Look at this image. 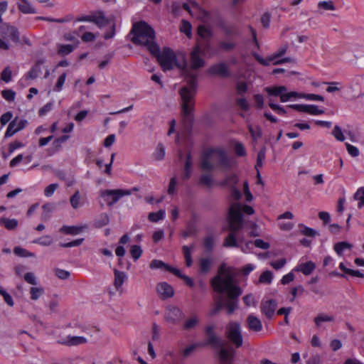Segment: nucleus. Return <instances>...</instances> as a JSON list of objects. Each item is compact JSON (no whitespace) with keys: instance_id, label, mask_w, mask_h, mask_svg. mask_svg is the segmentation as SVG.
<instances>
[{"instance_id":"f257e3e1","label":"nucleus","mask_w":364,"mask_h":364,"mask_svg":"<svg viewBox=\"0 0 364 364\" xmlns=\"http://www.w3.org/2000/svg\"><path fill=\"white\" fill-rule=\"evenodd\" d=\"M160 63L164 71L171 70L175 67L181 70L187 85L181 88L179 94L182 100V112L187 118L191 119L193 105V97L196 93V75L192 73L188 68L186 55L183 53L176 54L172 49L164 48L160 53L157 46V52L151 53Z\"/></svg>"},{"instance_id":"f03ea898","label":"nucleus","mask_w":364,"mask_h":364,"mask_svg":"<svg viewBox=\"0 0 364 364\" xmlns=\"http://www.w3.org/2000/svg\"><path fill=\"white\" fill-rule=\"evenodd\" d=\"M214 290L220 294L226 293L228 300L225 304L228 313L232 314L237 309L238 297L242 294V289L235 284L232 276L227 274L223 277L218 275L211 280Z\"/></svg>"},{"instance_id":"7ed1b4c3","label":"nucleus","mask_w":364,"mask_h":364,"mask_svg":"<svg viewBox=\"0 0 364 364\" xmlns=\"http://www.w3.org/2000/svg\"><path fill=\"white\" fill-rule=\"evenodd\" d=\"M238 204H232L228 213V223L230 232L225 238L223 246L225 247H239L237 242H243L242 237L238 235V232L243 228L242 215L240 213Z\"/></svg>"},{"instance_id":"20e7f679","label":"nucleus","mask_w":364,"mask_h":364,"mask_svg":"<svg viewBox=\"0 0 364 364\" xmlns=\"http://www.w3.org/2000/svg\"><path fill=\"white\" fill-rule=\"evenodd\" d=\"M130 34L133 35L132 42L135 45L146 46L150 53L157 52V43L155 42V31L146 22L134 23Z\"/></svg>"},{"instance_id":"39448f33","label":"nucleus","mask_w":364,"mask_h":364,"mask_svg":"<svg viewBox=\"0 0 364 364\" xmlns=\"http://www.w3.org/2000/svg\"><path fill=\"white\" fill-rule=\"evenodd\" d=\"M218 166L225 168L232 167V163L226 153L220 149H208L205 150L200 158V169L209 172L213 171Z\"/></svg>"},{"instance_id":"423d86ee","label":"nucleus","mask_w":364,"mask_h":364,"mask_svg":"<svg viewBox=\"0 0 364 364\" xmlns=\"http://www.w3.org/2000/svg\"><path fill=\"white\" fill-rule=\"evenodd\" d=\"M225 334L227 338L234 343L237 348L242 345V336L240 323L230 321L226 326Z\"/></svg>"},{"instance_id":"0eeeda50","label":"nucleus","mask_w":364,"mask_h":364,"mask_svg":"<svg viewBox=\"0 0 364 364\" xmlns=\"http://www.w3.org/2000/svg\"><path fill=\"white\" fill-rule=\"evenodd\" d=\"M100 194L107 205L112 206L118 202L122 197L131 195L132 191H124L123 189L105 190L101 191Z\"/></svg>"},{"instance_id":"6e6552de","label":"nucleus","mask_w":364,"mask_h":364,"mask_svg":"<svg viewBox=\"0 0 364 364\" xmlns=\"http://www.w3.org/2000/svg\"><path fill=\"white\" fill-rule=\"evenodd\" d=\"M200 47L198 45L196 46L190 54L191 65L188 66L192 73L196 75V79L198 78V74L195 70L204 67L205 64L204 59L200 56Z\"/></svg>"},{"instance_id":"1a4fd4ad","label":"nucleus","mask_w":364,"mask_h":364,"mask_svg":"<svg viewBox=\"0 0 364 364\" xmlns=\"http://www.w3.org/2000/svg\"><path fill=\"white\" fill-rule=\"evenodd\" d=\"M289 48L288 44H284L281 46L273 55L267 57L266 59L262 58L258 53H253L252 55L255 59L261 65L264 66L269 65L270 63L276 60L277 58L283 56Z\"/></svg>"},{"instance_id":"9d476101","label":"nucleus","mask_w":364,"mask_h":364,"mask_svg":"<svg viewBox=\"0 0 364 364\" xmlns=\"http://www.w3.org/2000/svg\"><path fill=\"white\" fill-rule=\"evenodd\" d=\"M214 348L218 350L221 364H232L235 355V350L232 347L225 348V343L223 341L220 343V347H215Z\"/></svg>"},{"instance_id":"9b49d317","label":"nucleus","mask_w":364,"mask_h":364,"mask_svg":"<svg viewBox=\"0 0 364 364\" xmlns=\"http://www.w3.org/2000/svg\"><path fill=\"white\" fill-rule=\"evenodd\" d=\"M183 317V311L177 306H169L166 308L165 318L171 323H178Z\"/></svg>"},{"instance_id":"f8f14e48","label":"nucleus","mask_w":364,"mask_h":364,"mask_svg":"<svg viewBox=\"0 0 364 364\" xmlns=\"http://www.w3.org/2000/svg\"><path fill=\"white\" fill-rule=\"evenodd\" d=\"M207 340L205 345H210L213 348L220 347V343L223 341L216 336L215 333V326L213 324L208 325L205 328Z\"/></svg>"},{"instance_id":"ddd939ff","label":"nucleus","mask_w":364,"mask_h":364,"mask_svg":"<svg viewBox=\"0 0 364 364\" xmlns=\"http://www.w3.org/2000/svg\"><path fill=\"white\" fill-rule=\"evenodd\" d=\"M0 33L4 38H9L14 42L19 41V32L15 26L4 23L0 26Z\"/></svg>"},{"instance_id":"4468645a","label":"nucleus","mask_w":364,"mask_h":364,"mask_svg":"<svg viewBox=\"0 0 364 364\" xmlns=\"http://www.w3.org/2000/svg\"><path fill=\"white\" fill-rule=\"evenodd\" d=\"M208 73L212 75L223 77H228L230 75L229 68L225 62H220L212 65L209 68Z\"/></svg>"},{"instance_id":"2eb2a0df","label":"nucleus","mask_w":364,"mask_h":364,"mask_svg":"<svg viewBox=\"0 0 364 364\" xmlns=\"http://www.w3.org/2000/svg\"><path fill=\"white\" fill-rule=\"evenodd\" d=\"M26 120L15 118L9 123L5 134V137L12 136L15 133L23 129L26 127Z\"/></svg>"},{"instance_id":"dca6fc26","label":"nucleus","mask_w":364,"mask_h":364,"mask_svg":"<svg viewBox=\"0 0 364 364\" xmlns=\"http://www.w3.org/2000/svg\"><path fill=\"white\" fill-rule=\"evenodd\" d=\"M277 303L276 300L271 299L261 304V311L268 319H271L277 309Z\"/></svg>"},{"instance_id":"f3484780","label":"nucleus","mask_w":364,"mask_h":364,"mask_svg":"<svg viewBox=\"0 0 364 364\" xmlns=\"http://www.w3.org/2000/svg\"><path fill=\"white\" fill-rule=\"evenodd\" d=\"M156 291L163 299L171 298L173 296V287L166 282H161L156 286Z\"/></svg>"},{"instance_id":"a211bd4d","label":"nucleus","mask_w":364,"mask_h":364,"mask_svg":"<svg viewBox=\"0 0 364 364\" xmlns=\"http://www.w3.org/2000/svg\"><path fill=\"white\" fill-rule=\"evenodd\" d=\"M86 342L87 339L85 337L75 336H68L67 338L59 341V343L68 346H78Z\"/></svg>"},{"instance_id":"6ab92c4d","label":"nucleus","mask_w":364,"mask_h":364,"mask_svg":"<svg viewBox=\"0 0 364 364\" xmlns=\"http://www.w3.org/2000/svg\"><path fill=\"white\" fill-rule=\"evenodd\" d=\"M44 63L43 59L36 60L34 65L30 69L26 75V80H34L41 73V65Z\"/></svg>"},{"instance_id":"aec40b11","label":"nucleus","mask_w":364,"mask_h":364,"mask_svg":"<svg viewBox=\"0 0 364 364\" xmlns=\"http://www.w3.org/2000/svg\"><path fill=\"white\" fill-rule=\"evenodd\" d=\"M213 264V259L209 257H204L199 259L198 267L201 274H206L211 269Z\"/></svg>"},{"instance_id":"412c9836","label":"nucleus","mask_w":364,"mask_h":364,"mask_svg":"<svg viewBox=\"0 0 364 364\" xmlns=\"http://www.w3.org/2000/svg\"><path fill=\"white\" fill-rule=\"evenodd\" d=\"M247 323L249 330L255 332H259L262 329V324L261 321L252 314H250L247 318Z\"/></svg>"},{"instance_id":"4be33fe9","label":"nucleus","mask_w":364,"mask_h":364,"mask_svg":"<svg viewBox=\"0 0 364 364\" xmlns=\"http://www.w3.org/2000/svg\"><path fill=\"white\" fill-rule=\"evenodd\" d=\"M316 269V264L311 261L301 263L298 265L294 270L296 272H301L304 275H309Z\"/></svg>"},{"instance_id":"5701e85b","label":"nucleus","mask_w":364,"mask_h":364,"mask_svg":"<svg viewBox=\"0 0 364 364\" xmlns=\"http://www.w3.org/2000/svg\"><path fill=\"white\" fill-rule=\"evenodd\" d=\"M87 228V225H82V226H68L63 225L60 228V231L70 235H76L80 232H82L85 229Z\"/></svg>"},{"instance_id":"b1692460","label":"nucleus","mask_w":364,"mask_h":364,"mask_svg":"<svg viewBox=\"0 0 364 364\" xmlns=\"http://www.w3.org/2000/svg\"><path fill=\"white\" fill-rule=\"evenodd\" d=\"M18 10L23 14H36L37 11L32 4L27 0H21L17 4Z\"/></svg>"},{"instance_id":"393cba45","label":"nucleus","mask_w":364,"mask_h":364,"mask_svg":"<svg viewBox=\"0 0 364 364\" xmlns=\"http://www.w3.org/2000/svg\"><path fill=\"white\" fill-rule=\"evenodd\" d=\"M198 183L200 186L210 188L214 183L213 175L210 173L201 174L198 180Z\"/></svg>"},{"instance_id":"a878e982","label":"nucleus","mask_w":364,"mask_h":364,"mask_svg":"<svg viewBox=\"0 0 364 364\" xmlns=\"http://www.w3.org/2000/svg\"><path fill=\"white\" fill-rule=\"evenodd\" d=\"M114 285L117 290H119L124 281L127 279V274L124 272L119 271L117 269H114Z\"/></svg>"},{"instance_id":"bb28decb","label":"nucleus","mask_w":364,"mask_h":364,"mask_svg":"<svg viewBox=\"0 0 364 364\" xmlns=\"http://www.w3.org/2000/svg\"><path fill=\"white\" fill-rule=\"evenodd\" d=\"M199 318L196 314H193L183 324V328L190 331L195 328L199 323Z\"/></svg>"},{"instance_id":"cd10ccee","label":"nucleus","mask_w":364,"mask_h":364,"mask_svg":"<svg viewBox=\"0 0 364 364\" xmlns=\"http://www.w3.org/2000/svg\"><path fill=\"white\" fill-rule=\"evenodd\" d=\"M318 11L322 14V11H335L336 6L332 0L321 1L317 4Z\"/></svg>"},{"instance_id":"c85d7f7f","label":"nucleus","mask_w":364,"mask_h":364,"mask_svg":"<svg viewBox=\"0 0 364 364\" xmlns=\"http://www.w3.org/2000/svg\"><path fill=\"white\" fill-rule=\"evenodd\" d=\"M193 249H194L193 245H191V246L183 245L182 247V252H183V256L185 258L186 265L188 267L193 264L191 252Z\"/></svg>"},{"instance_id":"c756f323","label":"nucleus","mask_w":364,"mask_h":364,"mask_svg":"<svg viewBox=\"0 0 364 364\" xmlns=\"http://www.w3.org/2000/svg\"><path fill=\"white\" fill-rule=\"evenodd\" d=\"M353 245L348 242H338L334 245L333 249L339 256H342L346 250H350Z\"/></svg>"},{"instance_id":"7c9ffc66","label":"nucleus","mask_w":364,"mask_h":364,"mask_svg":"<svg viewBox=\"0 0 364 364\" xmlns=\"http://www.w3.org/2000/svg\"><path fill=\"white\" fill-rule=\"evenodd\" d=\"M238 181L239 179L236 174H230L225 177V178L220 183V185L228 186L230 188H235V185L238 183Z\"/></svg>"},{"instance_id":"2f4dec72","label":"nucleus","mask_w":364,"mask_h":364,"mask_svg":"<svg viewBox=\"0 0 364 364\" xmlns=\"http://www.w3.org/2000/svg\"><path fill=\"white\" fill-rule=\"evenodd\" d=\"M266 92L269 95L279 96L280 97L281 95L284 92H287V89L285 86H275V87H267L265 88Z\"/></svg>"},{"instance_id":"473e14b6","label":"nucleus","mask_w":364,"mask_h":364,"mask_svg":"<svg viewBox=\"0 0 364 364\" xmlns=\"http://www.w3.org/2000/svg\"><path fill=\"white\" fill-rule=\"evenodd\" d=\"M334 320L335 318L332 315L320 314L314 318V323L317 326H320L322 322H331Z\"/></svg>"},{"instance_id":"72a5a7b5","label":"nucleus","mask_w":364,"mask_h":364,"mask_svg":"<svg viewBox=\"0 0 364 364\" xmlns=\"http://www.w3.org/2000/svg\"><path fill=\"white\" fill-rule=\"evenodd\" d=\"M109 222V216L107 213L100 214L98 219L95 220L94 222V225L97 228H101L106 225H107Z\"/></svg>"},{"instance_id":"f704fd0d","label":"nucleus","mask_w":364,"mask_h":364,"mask_svg":"<svg viewBox=\"0 0 364 364\" xmlns=\"http://www.w3.org/2000/svg\"><path fill=\"white\" fill-rule=\"evenodd\" d=\"M248 130L254 141H257L262 137V129L259 126L253 127L251 124L248 125Z\"/></svg>"},{"instance_id":"c9c22d12","label":"nucleus","mask_w":364,"mask_h":364,"mask_svg":"<svg viewBox=\"0 0 364 364\" xmlns=\"http://www.w3.org/2000/svg\"><path fill=\"white\" fill-rule=\"evenodd\" d=\"M0 222L4 225V227L9 230H14L18 226V220L16 219H9L6 218H1Z\"/></svg>"},{"instance_id":"e433bc0d","label":"nucleus","mask_w":364,"mask_h":364,"mask_svg":"<svg viewBox=\"0 0 364 364\" xmlns=\"http://www.w3.org/2000/svg\"><path fill=\"white\" fill-rule=\"evenodd\" d=\"M219 48L223 51H231L236 47V43L232 41H223L218 44Z\"/></svg>"},{"instance_id":"4c0bfd02","label":"nucleus","mask_w":364,"mask_h":364,"mask_svg":"<svg viewBox=\"0 0 364 364\" xmlns=\"http://www.w3.org/2000/svg\"><path fill=\"white\" fill-rule=\"evenodd\" d=\"M165 216V210H160L158 212L150 213L148 215V219L153 223H156L160 220L164 219Z\"/></svg>"},{"instance_id":"58836bf2","label":"nucleus","mask_w":364,"mask_h":364,"mask_svg":"<svg viewBox=\"0 0 364 364\" xmlns=\"http://www.w3.org/2000/svg\"><path fill=\"white\" fill-rule=\"evenodd\" d=\"M165 156V148L162 144H159L155 151L153 154V157L156 161H161Z\"/></svg>"},{"instance_id":"ea45409f","label":"nucleus","mask_w":364,"mask_h":364,"mask_svg":"<svg viewBox=\"0 0 364 364\" xmlns=\"http://www.w3.org/2000/svg\"><path fill=\"white\" fill-rule=\"evenodd\" d=\"M45 292V290L43 287H31L30 289L31 299L32 300L38 299Z\"/></svg>"},{"instance_id":"a19ab883","label":"nucleus","mask_w":364,"mask_h":364,"mask_svg":"<svg viewBox=\"0 0 364 364\" xmlns=\"http://www.w3.org/2000/svg\"><path fill=\"white\" fill-rule=\"evenodd\" d=\"M92 23H95L98 27L102 28L108 23L102 12H100L99 15H95Z\"/></svg>"},{"instance_id":"79ce46f5","label":"nucleus","mask_w":364,"mask_h":364,"mask_svg":"<svg viewBox=\"0 0 364 364\" xmlns=\"http://www.w3.org/2000/svg\"><path fill=\"white\" fill-rule=\"evenodd\" d=\"M300 227L301 228V233L305 236L314 237L317 235H319V233L311 228H309L304 225H300Z\"/></svg>"},{"instance_id":"37998d69","label":"nucleus","mask_w":364,"mask_h":364,"mask_svg":"<svg viewBox=\"0 0 364 364\" xmlns=\"http://www.w3.org/2000/svg\"><path fill=\"white\" fill-rule=\"evenodd\" d=\"M266 155V148L264 146L262 147L259 151L257 154V163L255 165V168L257 171H259V168H261L262 166V161L265 159Z\"/></svg>"},{"instance_id":"c03bdc74","label":"nucleus","mask_w":364,"mask_h":364,"mask_svg":"<svg viewBox=\"0 0 364 364\" xmlns=\"http://www.w3.org/2000/svg\"><path fill=\"white\" fill-rule=\"evenodd\" d=\"M53 271L55 272V276L60 279L67 280L70 277V272L67 270L60 268H55Z\"/></svg>"},{"instance_id":"a18cd8bd","label":"nucleus","mask_w":364,"mask_h":364,"mask_svg":"<svg viewBox=\"0 0 364 364\" xmlns=\"http://www.w3.org/2000/svg\"><path fill=\"white\" fill-rule=\"evenodd\" d=\"M273 275L272 272L267 270L262 273L259 277V282L262 284H270L272 282Z\"/></svg>"},{"instance_id":"49530a36","label":"nucleus","mask_w":364,"mask_h":364,"mask_svg":"<svg viewBox=\"0 0 364 364\" xmlns=\"http://www.w3.org/2000/svg\"><path fill=\"white\" fill-rule=\"evenodd\" d=\"M33 242L43 246H50L53 242V240L51 236L45 235L36 239Z\"/></svg>"},{"instance_id":"de8ad7c7","label":"nucleus","mask_w":364,"mask_h":364,"mask_svg":"<svg viewBox=\"0 0 364 364\" xmlns=\"http://www.w3.org/2000/svg\"><path fill=\"white\" fill-rule=\"evenodd\" d=\"M130 254L134 260H137L142 255V250L139 245H132L130 247Z\"/></svg>"},{"instance_id":"09e8293b","label":"nucleus","mask_w":364,"mask_h":364,"mask_svg":"<svg viewBox=\"0 0 364 364\" xmlns=\"http://www.w3.org/2000/svg\"><path fill=\"white\" fill-rule=\"evenodd\" d=\"M354 198L356 200H358L359 203L358 204V206L359 208H360L362 206L364 205V188H360L358 189L356 193L354 195Z\"/></svg>"},{"instance_id":"8fccbe9b","label":"nucleus","mask_w":364,"mask_h":364,"mask_svg":"<svg viewBox=\"0 0 364 364\" xmlns=\"http://www.w3.org/2000/svg\"><path fill=\"white\" fill-rule=\"evenodd\" d=\"M203 245L207 252H211L214 247V237L213 235H208L204 238Z\"/></svg>"},{"instance_id":"3c124183","label":"nucleus","mask_w":364,"mask_h":364,"mask_svg":"<svg viewBox=\"0 0 364 364\" xmlns=\"http://www.w3.org/2000/svg\"><path fill=\"white\" fill-rule=\"evenodd\" d=\"M324 84L328 85V87L326 88V92L331 93L336 91H339L341 89V87H339L341 85V83L340 82H326Z\"/></svg>"},{"instance_id":"603ef678","label":"nucleus","mask_w":364,"mask_h":364,"mask_svg":"<svg viewBox=\"0 0 364 364\" xmlns=\"http://www.w3.org/2000/svg\"><path fill=\"white\" fill-rule=\"evenodd\" d=\"M80 200V193L79 191H76L75 193L70 197V202L71 206L74 209H77L79 207Z\"/></svg>"},{"instance_id":"864d4df0","label":"nucleus","mask_w":364,"mask_h":364,"mask_svg":"<svg viewBox=\"0 0 364 364\" xmlns=\"http://www.w3.org/2000/svg\"><path fill=\"white\" fill-rule=\"evenodd\" d=\"M333 136L339 141H343L345 136L342 132L341 128L338 125H336L332 131Z\"/></svg>"},{"instance_id":"5fc2aeb1","label":"nucleus","mask_w":364,"mask_h":364,"mask_svg":"<svg viewBox=\"0 0 364 364\" xmlns=\"http://www.w3.org/2000/svg\"><path fill=\"white\" fill-rule=\"evenodd\" d=\"M167 266H169L168 264L164 263L161 260L159 259H154L151 262L149 267L151 269H165L167 271Z\"/></svg>"},{"instance_id":"6e6d98bb","label":"nucleus","mask_w":364,"mask_h":364,"mask_svg":"<svg viewBox=\"0 0 364 364\" xmlns=\"http://www.w3.org/2000/svg\"><path fill=\"white\" fill-rule=\"evenodd\" d=\"M74 49L72 45H60L58 53L62 55H66L70 53Z\"/></svg>"},{"instance_id":"4d7b16f0","label":"nucleus","mask_w":364,"mask_h":364,"mask_svg":"<svg viewBox=\"0 0 364 364\" xmlns=\"http://www.w3.org/2000/svg\"><path fill=\"white\" fill-rule=\"evenodd\" d=\"M12 72L9 67L5 68L1 73V79L5 82H9L11 80Z\"/></svg>"},{"instance_id":"13d9d810","label":"nucleus","mask_w":364,"mask_h":364,"mask_svg":"<svg viewBox=\"0 0 364 364\" xmlns=\"http://www.w3.org/2000/svg\"><path fill=\"white\" fill-rule=\"evenodd\" d=\"M191 23L185 20L182 21V24L180 28V31L185 33L187 36H190L191 35Z\"/></svg>"},{"instance_id":"bf43d9fd","label":"nucleus","mask_w":364,"mask_h":364,"mask_svg":"<svg viewBox=\"0 0 364 364\" xmlns=\"http://www.w3.org/2000/svg\"><path fill=\"white\" fill-rule=\"evenodd\" d=\"M0 294L3 296L4 301L9 306H13L14 304L11 296L7 293L2 287H0Z\"/></svg>"},{"instance_id":"052dcab7","label":"nucleus","mask_w":364,"mask_h":364,"mask_svg":"<svg viewBox=\"0 0 364 364\" xmlns=\"http://www.w3.org/2000/svg\"><path fill=\"white\" fill-rule=\"evenodd\" d=\"M66 78V73H63L58 79L57 82L54 87L53 90L55 92H60L63 89V86L65 83Z\"/></svg>"},{"instance_id":"680f3d73","label":"nucleus","mask_w":364,"mask_h":364,"mask_svg":"<svg viewBox=\"0 0 364 364\" xmlns=\"http://www.w3.org/2000/svg\"><path fill=\"white\" fill-rule=\"evenodd\" d=\"M2 97L8 102H13L15 99L16 92L12 90H5L1 92Z\"/></svg>"},{"instance_id":"e2e57ef3","label":"nucleus","mask_w":364,"mask_h":364,"mask_svg":"<svg viewBox=\"0 0 364 364\" xmlns=\"http://www.w3.org/2000/svg\"><path fill=\"white\" fill-rule=\"evenodd\" d=\"M192 166L193 164H188V163H185L184 171L181 176L183 180L186 181L191 178L192 174Z\"/></svg>"},{"instance_id":"0e129e2a","label":"nucleus","mask_w":364,"mask_h":364,"mask_svg":"<svg viewBox=\"0 0 364 364\" xmlns=\"http://www.w3.org/2000/svg\"><path fill=\"white\" fill-rule=\"evenodd\" d=\"M223 307H225V304L223 301H215V306L210 311L209 315L210 316L216 315Z\"/></svg>"},{"instance_id":"69168bd1","label":"nucleus","mask_w":364,"mask_h":364,"mask_svg":"<svg viewBox=\"0 0 364 364\" xmlns=\"http://www.w3.org/2000/svg\"><path fill=\"white\" fill-rule=\"evenodd\" d=\"M299 97V94L296 92H284L280 96V100L282 102H286L291 100L292 97Z\"/></svg>"},{"instance_id":"338daca9","label":"nucleus","mask_w":364,"mask_h":364,"mask_svg":"<svg viewBox=\"0 0 364 364\" xmlns=\"http://www.w3.org/2000/svg\"><path fill=\"white\" fill-rule=\"evenodd\" d=\"M236 104L244 111H247L250 107L249 102L244 97L236 99Z\"/></svg>"},{"instance_id":"774afa93","label":"nucleus","mask_w":364,"mask_h":364,"mask_svg":"<svg viewBox=\"0 0 364 364\" xmlns=\"http://www.w3.org/2000/svg\"><path fill=\"white\" fill-rule=\"evenodd\" d=\"M306 364H323L322 359L318 354L311 355L307 360Z\"/></svg>"}]
</instances>
